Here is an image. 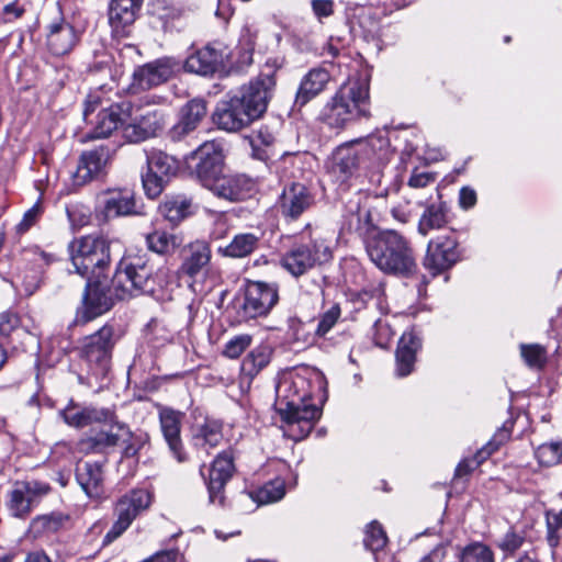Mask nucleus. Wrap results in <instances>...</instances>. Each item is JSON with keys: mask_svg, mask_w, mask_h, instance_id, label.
<instances>
[{"mask_svg": "<svg viewBox=\"0 0 562 562\" xmlns=\"http://www.w3.org/2000/svg\"><path fill=\"white\" fill-rule=\"evenodd\" d=\"M274 409L284 423L285 435L295 441L307 437L322 416V408L312 402L310 380L296 372L279 376Z\"/></svg>", "mask_w": 562, "mask_h": 562, "instance_id": "f257e3e1", "label": "nucleus"}, {"mask_svg": "<svg viewBox=\"0 0 562 562\" xmlns=\"http://www.w3.org/2000/svg\"><path fill=\"white\" fill-rule=\"evenodd\" d=\"M276 87L273 74H261L235 94L218 102L212 120L218 128L238 132L261 117Z\"/></svg>", "mask_w": 562, "mask_h": 562, "instance_id": "f03ea898", "label": "nucleus"}, {"mask_svg": "<svg viewBox=\"0 0 562 562\" xmlns=\"http://www.w3.org/2000/svg\"><path fill=\"white\" fill-rule=\"evenodd\" d=\"M370 116L369 87L360 80H355L339 87L324 104L318 121L329 130L341 132Z\"/></svg>", "mask_w": 562, "mask_h": 562, "instance_id": "7ed1b4c3", "label": "nucleus"}, {"mask_svg": "<svg viewBox=\"0 0 562 562\" xmlns=\"http://www.w3.org/2000/svg\"><path fill=\"white\" fill-rule=\"evenodd\" d=\"M169 279L167 266L155 267L145 256L127 257L119 263L112 286L115 297L124 300L138 294L155 295L168 284Z\"/></svg>", "mask_w": 562, "mask_h": 562, "instance_id": "20e7f679", "label": "nucleus"}, {"mask_svg": "<svg viewBox=\"0 0 562 562\" xmlns=\"http://www.w3.org/2000/svg\"><path fill=\"white\" fill-rule=\"evenodd\" d=\"M366 251L370 260L383 272L407 277L417 269L409 240L394 229L369 236Z\"/></svg>", "mask_w": 562, "mask_h": 562, "instance_id": "39448f33", "label": "nucleus"}, {"mask_svg": "<svg viewBox=\"0 0 562 562\" xmlns=\"http://www.w3.org/2000/svg\"><path fill=\"white\" fill-rule=\"evenodd\" d=\"M333 258L330 241L321 233L310 234L308 239L302 236L281 257V267L292 277L299 278L312 269L329 262Z\"/></svg>", "mask_w": 562, "mask_h": 562, "instance_id": "423d86ee", "label": "nucleus"}, {"mask_svg": "<svg viewBox=\"0 0 562 562\" xmlns=\"http://www.w3.org/2000/svg\"><path fill=\"white\" fill-rule=\"evenodd\" d=\"M70 259L78 274L99 279L110 262V245L101 236L87 235L69 245Z\"/></svg>", "mask_w": 562, "mask_h": 562, "instance_id": "0eeeda50", "label": "nucleus"}, {"mask_svg": "<svg viewBox=\"0 0 562 562\" xmlns=\"http://www.w3.org/2000/svg\"><path fill=\"white\" fill-rule=\"evenodd\" d=\"M146 168L142 171V183L149 199L158 198L179 171V160L158 148H145Z\"/></svg>", "mask_w": 562, "mask_h": 562, "instance_id": "6e6552de", "label": "nucleus"}, {"mask_svg": "<svg viewBox=\"0 0 562 562\" xmlns=\"http://www.w3.org/2000/svg\"><path fill=\"white\" fill-rule=\"evenodd\" d=\"M463 258V249L453 232L431 238L423 259L424 268L437 277L456 266Z\"/></svg>", "mask_w": 562, "mask_h": 562, "instance_id": "1a4fd4ad", "label": "nucleus"}, {"mask_svg": "<svg viewBox=\"0 0 562 562\" xmlns=\"http://www.w3.org/2000/svg\"><path fill=\"white\" fill-rule=\"evenodd\" d=\"M100 99L98 95H88L83 117L85 121L91 125L90 130L85 134L82 140H91L97 138L109 137L117 127L124 122V116L128 111V106L124 110L125 104H112L106 109H102L98 112L94 119L92 114L99 106Z\"/></svg>", "mask_w": 562, "mask_h": 562, "instance_id": "9d476101", "label": "nucleus"}, {"mask_svg": "<svg viewBox=\"0 0 562 562\" xmlns=\"http://www.w3.org/2000/svg\"><path fill=\"white\" fill-rule=\"evenodd\" d=\"M211 246L204 240H195L183 247L178 273L189 279L193 292L202 291V280L211 272Z\"/></svg>", "mask_w": 562, "mask_h": 562, "instance_id": "9b49d317", "label": "nucleus"}, {"mask_svg": "<svg viewBox=\"0 0 562 562\" xmlns=\"http://www.w3.org/2000/svg\"><path fill=\"white\" fill-rule=\"evenodd\" d=\"M114 345V329L104 325L82 340L80 357L95 375H104L110 367Z\"/></svg>", "mask_w": 562, "mask_h": 562, "instance_id": "f8f14e48", "label": "nucleus"}, {"mask_svg": "<svg viewBox=\"0 0 562 562\" xmlns=\"http://www.w3.org/2000/svg\"><path fill=\"white\" fill-rule=\"evenodd\" d=\"M151 504V494L144 488L132 490L116 503V520L103 538V544H109L121 537L134 519Z\"/></svg>", "mask_w": 562, "mask_h": 562, "instance_id": "ddd939ff", "label": "nucleus"}, {"mask_svg": "<svg viewBox=\"0 0 562 562\" xmlns=\"http://www.w3.org/2000/svg\"><path fill=\"white\" fill-rule=\"evenodd\" d=\"M48 491L49 486L38 481L14 483L7 501L10 515L15 518H26Z\"/></svg>", "mask_w": 562, "mask_h": 562, "instance_id": "4468645a", "label": "nucleus"}, {"mask_svg": "<svg viewBox=\"0 0 562 562\" xmlns=\"http://www.w3.org/2000/svg\"><path fill=\"white\" fill-rule=\"evenodd\" d=\"M192 157L198 161L194 168L196 178L209 189L222 176L224 155L221 144L215 140L205 142L193 151Z\"/></svg>", "mask_w": 562, "mask_h": 562, "instance_id": "2eb2a0df", "label": "nucleus"}, {"mask_svg": "<svg viewBox=\"0 0 562 562\" xmlns=\"http://www.w3.org/2000/svg\"><path fill=\"white\" fill-rule=\"evenodd\" d=\"M279 300L278 289L274 284L261 281L247 283L241 305L244 317L256 318L267 315Z\"/></svg>", "mask_w": 562, "mask_h": 562, "instance_id": "dca6fc26", "label": "nucleus"}, {"mask_svg": "<svg viewBox=\"0 0 562 562\" xmlns=\"http://www.w3.org/2000/svg\"><path fill=\"white\" fill-rule=\"evenodd\" d=\"M235 472L234 453L232 450L221 452L212 462L205 480L209 502L212 505H225V486Z\"/></svg>", "mask_w": 562, "mask_h": 562, "instance_id": "f3484780", "label": "nucleus"}, {"mask_svg": "<svg viewBox=\"0 0 562 562\" xmlns=\"http://www.w3.org/2000/svg\"><path fill=\"white\" fill-rule=\"evenodd\" d=\"M113 295L115 296V291L112 293L101 281L92 282L88 279L76 322L85 324L108 312L113 305Z\"/></svg>", "mask_w": 562, "mask_h": 562, "instance_id": "a211bd4d", "label": "nucleus"}, {"mask_svg": "<svg viewBox=\"0 0 562 562\" xmlns=\"http://www.w3.org/2000/svg\"><path fill=\"white\" fill-rule=\"evenodd\" d=\"M180 63L172 57H161L137 67L133 72L132 88L148 90L166 82L179 69Z\"/></svg>", "mask_w": 562, "mask_h": 562, "instance_id": "6ab92c4d", "label": "nucleus"}, {"mask_svg": "<svg viewBox=\"0 0 562 562\" xmlns=\"http://www.w3.org/2000/svg\"><path fill=\"white\" fill-rule=\"evenodd\" d=\"M183 413L170 407H159V422L164 439L171 456L179 462L188 461V453L180 437Z\"/></svg>", "mask_w": 562, "mask_h": 562, "instance_id": "aec40b11", "label": "nucleus"}, {"mask_svg": "<svg viewBox=\"0 0 562 562\" xmlns=\"http://www.w3.org/2000/svg\"><path fill=\"white\" fill-rule=\"evenodd\" d=\"M313 204V194L300 182L285 186L278 200V209L286 220H297Z\"/></svg>", "mask_w": 562, "mask_h": 562, "instance_id": "412c9836", "label": "nucleus"}, {"mask_svg": "<svg viewBox=\"0 0 562 562\" xmlns=\"http://www.w3.org/2000/svg\"><path fill=\"white\" fill-rule=\"evenodd\" d=\"M165 115L157 109L147 110L123 126V137L128 143H140L157 136L164 128Z\"/></svg>", "mask_w": 562, "mask_h": 562, "instance_id": "4be33fe9", "label": "nucleus"}, {"mask_svg": "<svg viewBox=\"0 0 562 562\" xmlns=\"http://www.w3.org/2000/svg\"><path fill=\"white\" fill-rule=\"evenodd\" d=\"M363 161L361 148L352 140L338 146L331 155L329 171L338 180L345 181L351 177Z\"/></svg>", "mask_w": 562, "mask_h": 562, "instance_id": "5701e85b", "label": "nucleus"}, {"mask_svg": "<svg viewBox=\"0 0 562 562\" xmlns=\"http://www.w3.org/2000/svg\"><path fill=\"white\" fill-rule=\"evenodd\" d=\"M215 195L228 201H240L254 191V182L245 175H222L209 188Z\"/></svg>", "mask_w": 562, "mask_h": 562, "instance_id": "b1692460", "label": "nucleus"}, {"mask_svg": "<svg viewBox=\"0 0 562 562\" xmlns=\"http://www.w3.org/2000/svg\"><path fill=\"white\" fill-rule=\"evenodd\" d=\"M422 348V337L415 329L403 333L396 349V374L407 376L414 370L416 355Z\"/></svg>", "mask_w": 562, "mask_h": 562, "instance_id": "393cba45", "label": "nucleus"}, {"mask_svg": "<svg viewBox=\"0 0 562 562\" xmlns=\"http://www.w3.org/2000/svg\"><path fill=\"white\" fill-rule=\"evenodd\" d=\"M223 65V54L214 45H206L191 55L183 64L188 72L211 76Z\"/></svg>", "mask_w": 562, "mask_h": 562, "instance_id": "a878e982", "label": "nucleus"}, {"mask_svg": "<svg viewBox=\"0 0 562 562\" xmlns=\"http://www.w3.org/2000/svg\"><path fill=\"white\" fill-rule=\"evenodd\" d=\"M206 115V103L201 99H193L184 104L180 111V119L175 124L169 135L172 140H180L194 131Z\"/></svg>", "mask_w": 562, "mask_h": 562, "instance_id": "bb28decb", "label": "nucleus"}, {"mask_svg": "<svg viewBox=\"0 0 562 562\" xmlns=\"http://www.w3.org/2000/svg\"><path fill=\"white\" fill-rule=\"evenodd\" d=\"M111 151L105 146H99L92 150L85 151L79 160L75 181L83 184L100 175L110 160Z\"/></svg>", "mask_w": 562, "mask_h": 562, "instance_id": "cd10ccee", "label": "nucleus"}, {"mask_svg": "<svg viewBox=\"0 0 562 562\" xmlns=\"http://www.w3.org/2000/svg\"><path fill=\"white\" fill-rule=\"evenodd\" d=\"M330 80V74L324 68L311 69L301 80L295 94L294 105L302 108L321 94Z\"/></svg>", "mask_w": 562, "mask_h": 562, "instance_id": "c85d7f7f", "label": "nucleus"}, {"mask_svg": "<svg viewBox=\"0 0 562 562\" xmlns=\"http://www.w3.org/2000/svg\"><path fill=\"white\" fill-rule=\"evenodd\" d=\"M78 41L74 26L60 19L48 26L47 46L57 56L69 53Z\"/></svg>", "mask_w": 562, "mask_h": 562, "instance_id": "c756f323", "label": "nucleus"}, {"mask_svg": "<svg viewBox=\"0 0 562 562\" xmlns=\"http://www.w3.org/2000/svg\"><path fill=\"white\" fill-rule=\"evenodd\" d=\"M101 212L106 220L136 214V202L132 191H109L102 199Z\"/></svg>", "mask_w": 562, "mask_h": 562, "instance_id": "7c9ffc66", "label": "nucleus"}, {"mask_svg": "<svg viewBox=\"0 0 562 562\" xmlns=\"http://www.w3.org/2000/svg\"><path fill=\"white\" fill-rule=\"evenodd\" d=\"M372 217L369 207L361 205L360 199H350L344 209L341 228L360 236L369 233Z\"/></svg>", "mask_w": 562, "mask_h": 562, "instance_id": "2f4dec72", "label": "nucleus"}, {"mask_svg": "<svg viewBox=\"0 0 562 562\" xmlns=\"http://www.w3.org/2000/svg\"><path fill=\"white\" fill-rule=\"evenodd\" d=\"M64 420L72 427L82 428L92 424H111L114 420V414L109 408L83 407L67 408L64 414Z\"/></svg>", "mask_w": 562, "mask_h": 562, "instance_id": "473e14b6", "label": "nucleus"}, {"mask_svg": "<svg viewBox=\"0 0 562 562\" xmlns=\"http://www.w3.org/2000/svg\"><path fill=\"white\" fill-rule=\"evenodd\" d=\"M510 426L512 423L506 422L503 427L494 435V437L481 450L476 452L474 459L462 460L456 469V475H468L484 460H486L494 451H496L509 438Z\"/></svg>", "mask_w": 562, "mask_h": 562, "instance_id": "72a5a7b5", "label": "nucleus"}, {"mask_svg": "<svg viewBox=\"0 0 562 562\" xmlns=\"http://www.w3.org/2000/svg\"><path fill=\"white\" fill-rule=\"evenodd\" d=\"M148 250L160 256H171L182 245V237L173 229L159 226L153 228L145 235Z\"/></svg>", "mask_w": 562, "mask_h": 562, "instance_id": "f704fd0d", "label": "nucleus"}, {"mask_svg": "<svg viewBox=\"0 0 562 562\" xmlns=\"http://www.w3.org/2000/svg\"><path fill=\"white\" fill-rule=\"evenodd\" d=\"M140 0H112L109 21L116 35H123L125 27L134 23Z\"/></svg>", "mask_w": 562, "mask_h": 562, "instance_id": "c9c22d12", "label": "nucleus"}, {"mask_svg": "<svg viewBox=\"0 0 562 562\" xmlns=\"http://www.w3.org/2000/svg\"><path fill=\"white\" fill-rule=\"evenodd\" d=\"M76 479L90 498H99L104 493L102 467L97 462H85L77 467Z\"/></svg>", "mask_w": 562, "mask_h": 562, "instance_id": "e433bc0d", "label": "nucleus"}, {"mask_svg": "<svg viewBox=\"0 0 562 562\" xmlns=\"http://www.w3.org/2000/svg\"><path fill=\"white\" fill-rule=\"evenodd\" d=\"M357 146L361 148L362 159L371 160L378 165H383L390 160L392 149L386 133H375L366 139H357Z\"/></svg>", "mask_w": 562, "mask_h": 562, "instance_id": "4c0bfd02", "label": "nucleus"}, {"mask_svg": "<svg viewBox=\"0 0 562 562\" xmlns=\"http://www.w3.org/2000/svg\"><path fill=\"white\" fill-rule=\"evenodd\" d=\"M222 439V424L217 420L206 419L203 424L196 425L192 431V445L205 453L217 447Z\"/></svg>", "mask_w": 562, "mask_h": 562, "instance_id": "58836bf2", "label": "nucleus"}, {"mask_svg": "<svg viewBox=\"0 0 562 562\" xmlns=\"http://www.w3.org/2000/svg\"><path fill=\"white\" fill-rule=\"evenodd\" d=\"M448 205L446 202L429 204L418 221L417 231L420 235L427 236L431 231L440 229L448 223Z\"/></svg>", "mask_w": 562, "mask_h": 562, "instance_id": "ea45409f", "label": "nucleus"}, {"mask_svg": "<svg viewBox=\"0 0 562 562\" xmlns=\"http://www.w3.org/2000/svg\"><path fill=\"white\" fill-rule=\"evenodd\" d=\"M191 199L186 195H167L159 205V212L167 221L178 224L191 213Z\"/></svg>", "mask_w": 562, "mask_h": 562, "instance_id": "a19ab883", "label": "nucleus"}, {"mask_svg": "<svg viewBox=\"0 0 562 562\" xmlns=\"http://www.w3.org/2000/svg\"><path fill=\"white\" fill-rule=\"evenodd\" d=\"M260 236L254 233H240L234 236L232 241L221 247L218 251L229 258H244L252 254L259 245Z\"/></svg>", "mask_w": 562, "mask_h": 562, "instance_id": "79ce46f5", "label": "nucleus"}, {"mask_svg": "<svg viewBox=\"0 0 562 562\" xmlns=\"http://www.w3.org/2000/svg\"><path fill=\"white\" fill-rule=\"evenodd\" d=\"M285 495V482L276 477L257 490L249 492L248 496L258 505H267L278 502Z\"/></svg>", "mask_w": 562, "mask_h": 562, "instance_id": "37998d69", "label": "nucleus"}, {"mask_svg": "<svg viewBox=\"0 0 562 562\" xmlns=\"http://www.w3.org/2000/svg\"><path fill=\"white\" fill-rule=\"evenodd\" d=\"M119 430L121 434L100 431L93 437L81 439L79 442L80 450L83 452L100 451L103 448L116 446L124 435H128L123 426H120Z\"/></svg>", "mask_w": 562, "mask_h": 562, "instance_id": "c03bdc74", "label": "nucleus"}, {"mask_svg": "<svg viewBox=\"0 0 562 562\" xmlns=\"http://www.w3.org/2000/svg\"><path fill=\"white\" fill-rule=\"evenodd\" d=\"M351 30L359 32L366 38H375L379 35V23L373 19L371 9L361 7L350 20Z\"/></svg>", "mask_w": 562, "mask_h": 562, "instance_id": "a18cd8bd", "label": "nucleus"}, {"mask_svg": "<svg viewBox=\"0 0 562 562\" xmlns=\"http://www.w3.org/2000/svg\"><path fill=\"white\" fill-rule=\"evenodd\" d=\"M272 350L268 345L254 348L244 359L241 369L250 376L258 374L270 362Z\"/></svg>", "mask_w": 562, "mask_h": 562, "instance_id": "49530a36", "label": "nucleus"}, {"mask_svg": "<svg viewBox=\"0 0 562 562\" xmlns=\"http://www.w3.org/2000/svg\"><path fill=\"white\" fill-rule=\"evenodd\" d=\"M0 336L13 341L15 338L24 340L30 338V333L22 326L21 318L15 313L0 315Z\"/></svg>", "mask_w": 562, "mask_h": 562, "instance_id": "de8ad7c7", "label": "nucleus"}, {"mask_svg": "<svg viewBox=\"0 0 562 562\" xmlns=\"http://www.w3.org/2000/svg\"><path fill=\"white\" fill-rule=\"evenodd\" d=\"M274 140L273 132L268 126H261L249 136L252 156L259 160H266L268 153L265 148L272 146Z\"/></svg>", "mask_w": 562, "mask_h": 562, "instance_id": "09e8293b", "label": "nucleus"}, {"mask_svg": "<svg viewBox=\"0 0 562 562\" xmlns=\"http://www.w3.org/2000/svg\"><path fill=\"white\" fill-rule=\"evenodd\" d=\"M526 532L527 531L525 524L513 526L504 536V538L499 541V549L506 554H513L525 542Z\"/></svg>", "mask_w": 562, "mask_h": 562, "instance_id": "8fccbe9b", "label": "nucleus"}, {"mask_svg": "<svg viewBox=\"0 0 562 562\" xmlns=\"http://www.w3.org/2000/svg\"><path fill=\"white\" fill-rule=\"evenodd\" d=\"M535 457L541 465L551 467L558 464L562 458V443H543L536 449Z\"/></svg>", "mask_w": 562, "mask_h": 562, "instance_id": "3c124183", "label": "nucleus"}, {"mask_svg": "<svg viewBox=\"0 0 562 562\" xmlns=\"http://www.w3.org/2000/svg\"><path fill=\"white\" fill-rule=\"evenodd\" d=\"M387 542V537L382 529L381 525L376 521H372L368 525L366 529V536L363 539V543L366 548L371 550L372 552H376L382 550Z\"/></svg>", "mask_w": 562, "mask_h": 562, "instance_id": "603ef678", "label": "nucleus"}, {"mask_svg": "<svg viewBox=\"0 0 562 562\" xmlns=\"http://www.w3.org/2000/svg\"><path fill=\"white\" fill-rule=\"evenodd\" d=\"M460 562H494L493 552L483 543H473L463 549Z\"/></svg>", "mask_w": 562, "mask_h": 562, "instance_id": "864d4df0", "label": "nucleus"}, {"mask_svg": "<svg viewBox=\"0 0 562 562\" xmlns=\"http://www.w3.org/2000/svg\"><path fill=\"white\" fill-rule=\"evenodd\" d=\"M252 337L248 334H240L231 338L224 347V356L229 359L238 358L250 345Z\"/></svg>", "mask_w": 562, "mask_h": 562, "instance_id": "5fc2aeb1", "label": "nucleus"}, {"mask_svg": "<svg viewBox=\"0 0 562 562\" xmlns=\"http://www.w3.org/2000/svg\"><path fill=\"white\" fill-rule=\"evenodd\" d=\"M547 537L551 547L559 542V531L562 529V510H546Z\"/></svg>", "mask_w": 562, "mask_h": 562, "instance_id": "6e6d98bb", "label": "nucleus"}, {"mask_svg": "<svg viewBox=\"0 0 562 562\" xmlns=\"http://www.w3.org/2000/svg\"><path fill=\"white\" fill-rule=\"evenodd\" d=\"M67 517L61 514L44 515L32 521V527L37 531L56 532L64 524Z\"/></svg>", "mask_w": 562, "mask_h": 562, "instance_id": "4d7b16f0", "label": "nucleus"}, {"mask_svg": "<svg viewBox=\"0 0 562 562\" xmlns=\"http://www.w3.org/2000/svg\"><path fill=\"white\" fill-rule=\"evenodd\" d=\"M66 212L74 228H81L90 222V210L83 205L72 204L66 209Z\"/></svg>", "mask_w": 562, "mask_h": 562, "instance_id": "13d9d810", "label": "nucleus"}, {"mask_svg": "<svg viewBox=\"0 0 562 562\" xmlns=\"http://www.w3.org/2000/svg\"><path fill=\"white\" fill-rule=\"evenodd\" d=\"M340 316V308L338 305H333L327 312H325L316 327V334L318 336H325L333 326L337 323Z\"/></svg>", "mask_w": 562, "mask_h": 562, "instance_id": "bf43d9fd", "label": "nucleus"}, {"mask_svg": "<svg viewBox=\"0 0 562 562\" xmlns=\"http://www.w3.org/2000/svg\"><path fill=\"white\" fill-rule=\"evenodd\" d=\"M547 350L543 346L529 345V368L542 369L547 363Z\"/></svg>", "mask_w": 562, "mask_h": 562, "instance_id": "052dcab7", "label": "nucleus"}, {"mask_svg": "<svg viewBox=\"0 0 562 562\" xmlns=\"http://www.w3.org/2000/svg\"><path fill=\"white\" fill-rule=\"evenodd\" d=\"M458 202L459 206L464 211L473 209L477 202L476 191L468 186L462 187L459 191Z\"/></svg>", "mask_w": 562, "mask_h": 562, "instance_id": "680f3d73", "label": "nucleus"}, {"mask_svg": "<svg viewBox=\"0 0 562 562\" xmlns=\"http://www.w3.org/2000/svg\"><path fill=\"white\" fill-rule=\"evenodd\" d=\"M312 10L314 15L322 21L324 18H328L334 13L333 0H312Z\"/></svg>", "mask_w": 562, "mask_h": 562, "instance_id": "e2e57ef3", "label": "nucleus"}, {"mask_svg": "<svg viewBox=\"0 0 562 562\" xmlns=\"http://www.w3.org/2000/svg\"><path fill=\"white\" fill-rule=\"evenodd\" d=\"M24 256L26 259H31L38 267L48 265L54 260L53 255L47 254L37 247L26 250Z\"/></svg>", "mask_w": 562, "mask_h": 562, "instance_id": "0e129e2a", "label": "nucleus"}, {"mask_svg": "<svg viewBox=\"0 0 562 562\" xmlns=\"http://www.w3.org/2000/svg\"><path fill=\"white\" fill-rule=\"evenodd\" d=\"M392 217L401 224H405L411 218V209L408 202L398 203L391 207Z\"/></svg>", "mask_w": 562, "mask_h": 562, "instance_id": "69168bd1", "label": "nucleus"}, {"mask_svg": "<svg viewBox=\"0 0 562 562\" xmlns=\"http://www.w3.org/2000/svg\"><path fill=\"white\" fill-rule=\"evenodd\" d=\"M432 181H435V178L428 172H414L408 180V186L412 188H425Z\"/></svg>", "mask_w": 562, "mask_h": 562, "instance_id": "338daca9", "label": "nucleus"}, {"mask_svg": "<svg viewBox=\"0 0 562 562\" xmlns=\"http://www.w3.org/2000/svg\"><path fill=\"white\" fill-rule=\"evenodd\" d=\"M40 212L41 209L38 205H34L29 211H26L22 221L19 224V231H27L35 223L37 216L40 215Z\"/></svg>", "mask_w": 562, "mask_h": 562, "instance_id": "774afa93", "label": "nucleus"}]
</instances>
